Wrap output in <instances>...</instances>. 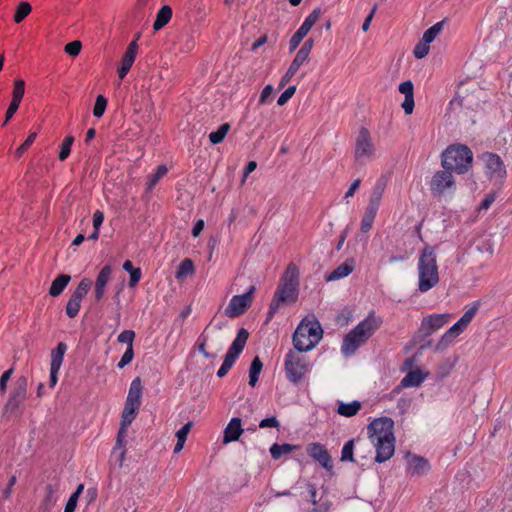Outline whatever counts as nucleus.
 I'll return each mask as SVG.
<instances>
[{
	"instance_id": "1",
	"label": "nucleus",
	"mask_w": 512,
	"mask_h": 512,
	"mask_svg": "<svg viewBox=\"0 0 512 512\" xmlns=\"http://www.w3.org/2000/svg\"><path fill=\"white\" fill-rule=\"evenodd\" d=\"M382 319L377 317L374 311L359 322L343 339L341 352L344 356L353 355L359 347L364 345L369 338L381 327Z\"/></svg>"
},
{
	"instance_id": "2",
	"label": "nucleus",
	"mask_w": 512,
	"mask_h": 512,
	"mask_svg": "<svg viewBox=\"0 0 512 512\" xmlns=\"http://www.w3.org/2000/svg\"><path fill=\"white\" fill-rule=\"evenodd\" d=\"M417 269L418 290L421 293L431 290L439 283L440 278L435 247L425 245L419 254Z\"/></svg>"
},
{
	"instance_id": "3",
	"label": "nucleus",
	"mask_w": 512,
	"mask_h": 512,
	"mask_svg": "<svg viewBox=\"0 0 512 512\" xmlns=\"http://www.w3.org/2000/svg\"><path fill=\"white\" fill-rule=\"evenodd\" d=\"M323 330L314 315L304 317L293 333L295 350L307 352L312 350L322 339Z\"/></svg>"
},
{
	"instance_id": "4",
	"label": "nucleus",
	"mask_w": 512,
	"mask_h": 512,
	"mask_svg": "<svg viewBox=\"0 0 512 512\" xmlns=\"http://www.w3.org/2000/svg\"><path fill=\"white\" fill-rule=\"evenodd\" d=\"M473 153L464 144H451L441 154V166L457 174H465L472 167Z\"/></svg>"
},
{
	"instance_id": "5",
	"label": "nucleus",
	"mask_w": 512,
	"mask_h": 512,
	"mask_svg": "<svg viewBox=\"0 0 512 512\" xmlns=\"http://www.w3.org/2000/svg\"><path fill=\"white\" fill-rule=\"evenodd\" d=\"M298 290L299 269L295 263L291 262L286 267L272 300L279 305L294 303L298 298Z\"/></svg>"
},
{
	"instance_id": "6",
	"label": "nucleus",
	"mask_w": 512,
	"mask_h": 512,
	"mask_svg": "<svg viewBox=\"0 0 512 512\" xmlns=\"http://www.w3.org/2000/svg\"><path fill=\"white\" fill-rule=\"evenodd\" d=\"M478 309L479 302H473L471 306L466 309L461 318L441 336L435 345V351L442 352L448 348L454 342V340L465 331V329L475 317Z\"/></svg>"
},
{
	"instance_id": "7",
	"label": "nucleus",
	"mask_w": 512,
	"mask_h": 512,
	"mask_svg": "<svg viewBox=\"0 0 512 512\" xmlns=\"http://www.w3.org/2000/svg\"><path fill=\"white\" fill-rule=\"evenodd\" d=\"M297 350H289L284 359V370L286 378L293 384H299L310 370L308 356Z\"/></svg>"
},
{
	"instance_id": "8",
	"label": "nucleus",
	"mask_w": 512,
	"mask_h": 512,
	"mask_svg": "<svg viewBox=\"0 0 512 512\" xmlns=\"http://www.w3.org/2000/svg\"><path fill=\"white\" fill-rule=\"evenodd\" d=\"M377 157V149L367 128L362 127L355 140L354 158L356 163L365 165Z\"/></svg>"
},
{
	"instance_id": "9",
	"label": "nucleus",
	"mask_w": 512,
	"mask_h": 512,
	"mask_svg": "<svg viewBox=\"0 0 512 512\" xmlns=\"http://www.w3.org/2000/svg\"><path fill=\"white\" fill-rule=\"evenodd\" d=\"M452 170L444 169L435 172L430 181V190L434 195L452 194L456 190Z\"/></svg>"
},
{
	"instance_id": "10",
	"label": "nucleus",
	"mask_w": 512,
	"mask_h": 512,
	"mask_svg": "<svg viewBox=\"0 0 512 512\" xmlns=\"http://www.w3.org/2000/svg\"><path fill=\"white\" fill-rule=\"evenodd\" d=\"M255 290V286H251L244 294L234 295L225 308V315L236 318L245 313L253 301Z\"/></svg>"
},
{
	"instance_id": "11",
	"label": "nucleus",
	"mask_w": 512,
	"mask_h": 512,
	"mask_svg": "<svg viewBox=\"0 0 512 512\" xmlns=\"http://www.w3.org/2000/svg\"><path fill=\"white\" fill-rule=\"evenodd\" d=\"M27 388L28 378L26 376L18 377L4 406L5 412L14 413L23 404L27 396Z\"/></svg>"
},
{
	"instance_id": "12",
	"label": "nucleus",
	"mask_w": 512,
	"mask_h": 512,
	"mask_svg": "<svg viewBox=\"0 0 512 512\" xmlns=\"http://www.w3.org/2000/svg\"><path fill=\"white\" fill-rule=\"evenodd\" d=\"M92 286V281L90 278L84 277L76 287V289L71 294L67 304H66V314L69 318H75L79 310L81 308V302L84 296L88 293Z\"/></svg>"
},
{
	"instance_id": "13",
	"label": "nucleus",
	"mask_w": 512,
	"mask_h": 512,
	"mask_svg": "<svg viewBox=\"0 0 512 512\" xmlns=\"http://www.w3.org/2000/svg\"><path fill=\"white\" fill-rule=\"evenodd\" d=\"M367 431L371 442L393 439V421L387 417L375 419L368 425Z\"/></svg>"
},
{
	"instance_id": "14",
	"label": "nucleus",
	"mask_w": 512,
	"mask_h": 512,
	"mask_svg": "<svg viewBox=\"0 0 512 512\" xmlns=\"http://www.w3.org/2000/svg\"><path fill=\"white\" fill-rule=\"evenodd\" d=\"M320 16V10H313L303 21L301 26L297 29V31L292 35L289 41V50L290 52L294 51L301 41L305 38V36L309 33L311 28L317 22Z\"/></svg>"
},
{
	"instance_id": "15",
	"label": "nucleus",
	"mask_w": 512,
	"mask_h": 512,
	"mask_svg": "<svg viewBox=\"0 0 512 512\" xmlns=\"http://www.w3.org/2000/svg\"><path fill=\"white\" fill-rule=\"evenodd\" d=\"M451 319L450 313L430 314L422 319L420 329L424 335L429 336L448 324Z\"/></svg>"
},
{
	"instance_id": "16",
	"label": "nucleus",
	"mask_w": 512,
	"mask_h": 512,
	"mask_svg": "<svg viewBox=\"0 0 512 512\" xmlns=\"http://www.w3.org/2000/svg\"><path fill=\"white\" fill-rule=\"evenodd\" d=\"M487 174L490 179H503L506 176L504 163L499 155L494 153H485L483 155Z\"/></svg>"
},
{
	"instance_id": "17",
	"label": "nucleus",
	"mask_w": 512,
	"mask_h": 512,
	"mask_svg": "<svg viewBox=\"0 0 512 512\" xmlns=\"http://www.w3.org/2000/svg\"><path fill=\"white\" fill-rule=\"evenodd\" d=\"M111 276H112V267L110 265H105L99 271V273L96 277L94 291H93L94 299L96 302H100L104 298L105 293H106V287H107L109 281L111 280Z\"/></svg>"
},
{
	"instance_id": "18",
	"label": "nucleus",
	"mask_w": 512,
	"mask_h": 512,
	"mask_svg": "<svg viewBox=\"0 0 512 512\" xmlns=\"http://www.w3.org/2000/svg\"><path fill=\"white\" fill-rule=\"evenodd\" d=\"M307 452L310 457L320 463V465L327 471L333 468L332 459L328 450L320 443H311L307 447Z\"/></svg>"
},
{
	"instance_id": "19",
	"label": "nucleus",
	"mask_w": 512,
	"mask_h": 512,
	"mask_svg": "<svg viewBox=\"0 0 512 512\" xmlns=\"http://www.w3.org/2000/svg\"><path fill=\"white\" fill-rule=\"evenodd\" d=\"M371 443L376 449V462L383 463L393 456L395 450V437H393V439L376 440L375 442Z\"/></svg>"
},
{
	"instance_id": "20",
	"label": "nucleus",
	"mask_w": 512,
	"mask_h": 512,
	"mask_svg": "<svg viewBox=\"0 0 512 512\" xmlns=\"http://www.w3.org/2000/svg\"><path fill=\"white\" fill-rule=\"evenodd\" d=\"M406 458H407V472L410 475L421 476V475L426 474L429 471L430 465L425 458L418 456V455L411 454V453H407Z\"/></svg>"
},
{
	"instance_id": "21",
	"label": "nucleus",
	"mask_w": 512,
	"mask_h": 512,
	"mask_svg": "<svg viewBox=\"0 0 512 512\" xmlns=\"http://www.w3.org/2000/svg\"><path fill=\"white\" fill-rule=\"evenodd\" d=\"M387 186V179L384 176L378 178L372 188L367 209L378 212L380 203Z\"/></svg>"
},
{
	"instance_id": "22",
	"label": "nucleus",
	"mask_w": 512,
	"mask_h": 512,
	"mask_svg": "<svg viewBox=\"0 0 512 512\" xmlns=\"http://www.w3.org/2000/svg\"><path fill=\"white\" fill-rule=\"evenodd\" d=\"M137 51H138L137 41L134 40L128 45V47L123 55L121 66L118 69V77L120 80L124 79L125 76L128 74V72L130 71V69L136 59Z\"/></svg>"
},
{
	"instance_id": "23",
	"label": "nucleus",
	"mask_w": 512,
	"mask_h": 512,
	"mask_svg": "<svg viewBox=\"0 0 512 512\" xmlns=\"http://www.w3.org/2000/svg\"><path fill=\"white\" fill-rule=\"evenodd\" d=\"M425 378L426 375L423 374L421 370H412L403 377L400 385L393 389L392 393H398L401 388L417 387L425 380Z\"/></svg>"
},
{
	"instance_id": "24",
	"label": "nucleus",
	"mask_w": 512,
	"mask_h": 512,
	"mask_svg": "<svg viewBox=\"0 0 512 512\" xmlns=\"http://www.w3.org/2000/svg\"><path fill=\"white\" fill-rule=\"evenodd\" d=\"M243 432L241 419L232 418L224 430V443L237 441Z\"/></svg>"
},
{
	"instance_id": "25",
	"label": "nucleus",
	"mask_w": 512,
	"mask_h": 512,
	"mask_svg": "<svg viewBox=\"0 0 512 512\" xmlns=\"http://www.w3.org/2000/svg\"><path fill=\"white\" fill-rule=\"evenodd\" d=\"M248 337L249 332L245 328H240L227 352L238 358L245 348Z\"/></svg>"
},
{
	"instance_id": "26",
	"label": "nucleus",
	"mask_w": 512,
	"mask_h": 512,
	"mask_svg": "<svg viewBox=\"0 0 512 512\" xmlns=\"http://www.w3.org/2000/svg\"><path fill=\"white\" fill-rule=\"evenodd\" d=\"M354 270V261L346 260L344 263L340 264L337 268H335L327 277L326 281H335L342 279L352 273Z\"/></svg>"
},
{
	"instance_id": "27",
	"label": "nucleus",
	"mask_w": 512,
	"mask_h": 512,
	"mask_svg": "<svg viewBox=\"0 0 512 512\" xmlns=\"http://www.w3.org/2000/svg\"><path fill=\"white\" fill-rule=\"evenodd\" d=\"M142 390L143 387L141 379L139 377H136L135 379L132 380L130 384L126 402L141 406Z\"/></svg>"
},
{
	"instance_id": "28",
	"label": "nucleus",
	"mask_w": 512,
	"mask_h": 512,
	"mask_svg": "<svg viewBox=\"0 0 512 512\" xmlns=\"http://www.w3.org/2000/svg\"><path fill=\"white\" fill-rule=\"evenodd\" d=\"M70 280H71L70 275H67V274H60V275H58L53 280V282H52V284L50 286L49 294L52 297H57V296L61 295L62 292L64 291V289L69 284Z\"/></svg>"
},
{
	"instance_id": "29",
	"label": "nucleus",
	"mask_w": 512,
	"mask_h": 512,
	"mask_svg": "<svg viewBox=\"0 0 512 512\" xmlns=\"http://www.w3.org/2000/svg\"><path fill=\"white\" fill-rule=\"evenodd\" d=\"M362 405L359 401L354 400L349 403H345L342 401L338 402L337 413L344 417H352L355 416L361 409Z\"/></svg>"
},
{
	"instance_id": "30",
	"label": "nucleus",
	"mask_w": 512,
	"mask_h": 512,
	"mask_svg": "<svg viewBox=\"0 0 512 512\" xmlns=\"http://www.w3.org/2000/svg\"><path fill=\"white\" fill-rule=\"evenodd\" d=\"M128 427L129 426H123V423L121 422L120 429L118 431L117 438H116V443L113 448V452L120 450V454H119V465L120 466H122L124 458H125V454H126L125 437L127 434Z\"/></svg>"
},
{
	"instance_id": "31",
	"label": "nucleus",
	"mask_w": 512,
	"mask_h": 512,
	"mask_svg": "<svg viewBox=\"0 0 512 512\" xmlns=\"http://www.w3.org/2000/svg\"><path fill=\"white\" fill-rule=\"evenodd\" d=\"M171 17V7L168 5L162 6L160 10L157 12L156 19L153 23V29L155 31L162 29L171 20Z\"/></svg>"
},
{
	"instance_id": "32",
	"label": "nucleus",
	"mask_w": 512,
	"mask_h": 512,
	"mask_svg": "<svg viewBox=\"0 0 512 512\" xmlns=\"http://www.w3.org/2000/svg\"><path fill=\"white\" fill-rule=\"evenodd\" d=\"M66 351H67V345L64 342H59L57 344L56 348H54L51 351L50 368H54L55 370L61 368Z\"/></svg>"
},
{
	"instance_id": "33",
	"label": "nucleus",
	"mask_w": 512,
	"mask_h": 512,
	"mask_svg": "<svg viewBox=\"0 0 512 512\" xmlns=\"http://www.w3.org/2000/svg\"><path fill=\"white\" fill-rule=\"evenodd\" d=\"M139 408L140 406L125 401L121 415V422L123 423V426L131 425L138 414Z\"/></svg>"
},
{
	"instance_id": "34",
	"label": "nucleus",
	"mask_w": 512,
	"mask_h": 512,
	"mask_svg": "<svg viewBox=\"0 0 512 512\" xmlns=\"http://www.w3.org/2000/svg\"><path fill=\"white\" fill-rule=\"evenodd\" d=\"M195 271V266L190 258H185L181 261L176 271L175 277L178 280H183L187 276L192 275Z\"/></svg>"
},
{
	"instance_id": "35",
	"label": "nucleus",
	"mask_w": 512,
	"mask_h": 512,
	"mask_svg": "<svg viewBox=\"0 0 512 512\" xmlns=\"http://www.w3.org/2000/svg\"><path fill=\"white\" fill-rule=\"evenodd\" d=\"M192 422H188L185 425H183L177 432H176V438L177 443L174 447V453H179L187 440L188 434L191 430Z\"/></svg>"
},
{
	"instance_id": "36",
	"label": "nucleus",
	"mask_w": 512,
	"mask_h": 512,
	"mask_svg": "<svg viewBox=\"0 0 512 512\" xmlns=\"http://www.w3.org/2000/svg\"><path fill=\"white\" fill-rule=\"evenodd\" d=\"M295 449H296V446L288 444V443H284V444L274 443L270 447V454L273 459L277 460V459L281 458L283 455L291 453Z\"/></svg>"
},
{
	"instance_id": "37",
	"label": "nucleus",
	"mask_w": 512,
	"mask_h": 512,
	"mask_svg": "<svg viewBox=\"0 0 512 512\" xmlns=\"http://www.w3.org/2000/svg\"><path fill=\"white\" fill-rule=\"evenodd\" d=\"M263 364L258 356H256L250 365L249 369V385L254 387L259 379V375L262 371Z\"/></svg>"
},
{
	"instance_id": "38",
	"label": "nucleus",
	"mask_w": 512,
	"mask_h": 512,
	"mask_svg": "<svg viewBox=\"0 0 512 512\" xmlns=\"http://www.w3.org/2000/svg\"><path fill=\"white\" fill-rule=\"evenodd\" d=\"M230 124L224 123L222 124L216 131H213L209 134V140L212 144L216 145L221 143L226 137L227 133L230 130Z\"/></svg>"
},
{
	"instance_id": "39",
	"label": "nucleus",
	"mask_w": 512,
	"mask_h": 512,
	"mask_svg": "<svg viewBox=\"0 0 512 512\" xmlns=\"http://www.w3.org/2000/svg\"><path fill=\"white\" fill-rule=\"evenodd\" d=\"M167 172L168 169L165 165H159L156 172L148 177L147 190L151 191L158 181L167 174Z\"/></svg>"
},
{
	"instance_id": "40",
	"label": "nucleus",
	"mask_w": 512,
	"mask_h": 512,
	"mask_svg": "<svg viewBox=\"0 0 512 512\" xmlns=\"http://www.w3.org/2000/svg\"><path fill=\"white\" fill-rule=\"evenodd\" d=\"M32 7L28 2H21L16 8L14 22L21 23L31 12Z\"/></svg>"
},
{
	"instance_id": "41",
	"label": "nucleus",
	"mask_w": 512,
	"mask_h": 512,
	"mask_svg": "<svg viewBox=\"0 0 512 512\" xmlns=\"http://www.w3.org/2000/svg\"><path fill=\"white\" fill-rule=\"evenodd\" d=\"M442 28H443V21L437 22L436 24H434L432 27H430L429 29H427L424 32L421 40H423L425 43L430 44L431 42L434 41V39L437 37V35L441 32Z\"/></svg>"
},
{
	"instance_id": "42",
	"label": "nucleus",
	"mask_w": 512,
	"mask_h": 512,
	"mask_svg": "<svg viewBox=\"0 0 512 512\" xmlns=\"http://www.w3.org/2000/svg\"><path fill=\"white\" fill-rule=\"evenodd\" d=\"M376 215H377V212L372 211L371 209L365 208V212L362 217L361 227H360V229L363 233H367L371 229Z\"/></svg>"
},
{
	"instance_id": "43",
	"label": "nucleus",
	"mask_w": 512,
	"mask_h": 512,
	"mask_svg": "<svg viewBox=\"0 0 512 512\" xmlns=\"http://www.w3.org/2000/svg\"><path fill=\"white\" fill-rule=\"evenodd\" d=\"M25 93V82L22 79H16L14 81V87L12 91V100L21 103Z\"/></svg>"
},
{
	"instance_id": "44",
	"label": "nucleus",
	"mask_w": 512,
	"mask_h": 512,
	"mask_svg": "<svg viewBox=\"0 0 512 512\" xmlns=\"http://www.w3.org/2000/svg\"><path fill=\"white\" fill-rule=\"evenodd\" d=\"M73 142H74V137L71 135L66 136L64 138V140L61 144V149H60L59 155H58L59 160L64 161L69 157Z\"/></svg>"
},
{
	"instance_id": "45",
	"label": "nucleus",
	"mask_w": 512,
	"mask_h": 512,
	"mask_svg": "<svg viewBox=\"0 0 512 512\" xmlns=\"http://www.w3.org/2000/svg\"><path fill=\"white\" fill-rule=\"evenodd\" d=\"M83 488H84V486L82 484H80L77 487L76 491L71 494V496L69 497V499L66 503L64 512H74L75 511V508H76L77 502H78V498H79L80 494L82 493Z\"/></svg>"
},
{
	"instance_id": "46",
	"label": "nucleus",
	"mask_w": 512,
	"mask_h": 512,
	"mask_svg": "<svg viewBox=\"0 0 512 512\" xmlns=\"http://www.w3.org/2000/svg\"><path fill=\"white\" fill-rule=\"evenodd\" d=\"M107 106V99L103 95H98L93 108V115L97 118L103 116Z\"/></svg>"
},
{
	"instance_id": "47",
	"label": "nucleus",
	"mask_w": 512,
	"mask_h": 512,
	"mask_svg": "<svg viewBox=\"0 0 512 512\" xmlns=\"http://www.w3.org/2000/svg\"><path fill=\"white\" fill-rule=\"evenodd\" d=\"M353 451H354V440H349L344 444V446L342 448L341 460L356 462L354 459Z\"/></svg>"
},
{
	"instance_id": "48",
	"label": "nucleus",
	"mask_w": 512,
	"mask_h": 512,
	"mask_svg": "<svg viewBox=\"0 0 512 512\" xmlns=\"http://www.w3.org/2000/svg\"><path fill=\"white\" fill-rule=\"evenodd\" d=\"M308 59V56L298 50L296 56L294 57L292 63L290 64V72L297 73L301 65Z\"/></svg>"
},
{
	"instance_id": "49",
	"label": "nucleus",
	"mask_w": 512,
	"mask_h": 512,
	"mask_svg": "<svg viewBox=\"0 0 512 512\" xmlns=\"http://www.w3.org/2000/svg\"><path fill=\"white\" fill-rule=\"evenodd\" d=\"M134 339L135 332L133 330H124L117 337V341L127 344V347H133Z\"/></svg>"
},
{
	"instance_id": "50",
	"label": "nucleus",
	"mask_w": 512,
	"mask_h": 512,
	"mask_svg": "<svg viewBox=\"0 0 512 512\" xmlns=\"http://www.w3.org/2000/svg\"><path fill=\"white\" fill-rule=\"evenodd\" d=\"M134 358V350L133 347H127L126 351L122 355L120 361L117 364L119 369H123L125 366L130 364Z\"/></svg>"
},
{
	"instance_id": "51",
	"label": "nucleus",
	"mask_w": 512,
	"mask_h": 512,
	"mask_svg": "<svg viewBox=\"0 0 512 512\" xmlns=\"http://www.w3.org/2000/svg\"><path fill=\"white\" fill-rule=\"evenodd\" d=\"M82 48V44L79 40H74L67 43L64 47V51L70 56H77Z\"/></svg>"
},
{
	"instance_id": "52",
	"label": "nucleus",
	"mask_w": 512,
	"mask_h": 512,
	"mask_svg": "<svg viewBox=\"0 0 512 512\" xmlns=\"http://www.w3.org/2000/svg\"><path fill=\"white\" fill-rule=\"evenodd\" d=\"M429 53V44L425 43L421 40L418 44H416L413 54L416 58L422 59Z\"/></svg>"
},
{
	"instance_id": "53",
	"label": "nucleus",
	"mask_w": 512,
	"mask_h": 512,
	"mask_svg": "<svg viewBox=\"0 0 512 512\" xmlns=\"http://www.w3.org/2000/svg\"><path fill=\"white\" fill-rule=\"evenodd\" d=\"M207 336L205 335V333L203 332L199 337H198V340H197V344H198V350L199 352L207 359H210V358H213V355L211 353H209L207 350H206V344H207Z\"/></svg>"
},
{
	"instance_id": "54",
	"label": "nucleus",
	"mask_w": 512,
	"mask_h": 512,
	"mask_svg": "<svg viewBox=\"0 0 512 512\" xmlns=\"http://www.w3.org/2000/svg\"><path fill=\"white\" fill-rule=\"evenodd\" d=\"M296 86H289L278 98L277 104L279 106L285 105L295 94Z\"/></svg>"
},
{
	"instance_id": "55",
	"label": "nucleus",
	"mask_w": 512,
	"mask_h": 512,
	"mask_svg": "<svg viewBox=\"0 0 512 512\" xmlns=\"http://www.w3.org/2000/svg\"><path fill=\"white\" fill-rule=\"evenodd\" d=\"M13 371H14V369L10 368L2 373V375L0 377V394L1 395H4L6 393L7 384L13 374Z\"/></svg>"
},
{
	"instance_id": "56",
	"label": "nucleus",
	"mask_w": 512,
	"mask_h": 512,
	"mask_svg": "<svg viewBox=\"0 0 512 512\" xmlns=\"http://www.w3.org/2000/svg\"><path fill=\"white\" fill-rule=\"evenodd\" d=\"M398 90L404 94L405 98L414 96V86L410 80L400 83Z\"/></svg>"
},
{
	"instance_id": "57",
	"label": "nucleus",
	"mask_w": 512,
	"mask_h": 512,
	"mask_svg": "<svg viewBox=\"0 0 512 512\" xmlns=\"http://www.w3.org/2000/svg\"><path fill=\"white\" fill-rule=\"evenodd\" d=\"M260 428H279L280 423L278 419L275 416L265 418L260 421L259 423Z\"/></svg>"
},
{
	"instance_id": "58",
	"label": "nucleus",
	"mask_w": 512,
	"mask_h": 512,
	"mask_svg": "<svg viewBox=\"0 0 512 512\" xmlns=\"http://www.w3.org/2000/svg\"><path fill=\"white\" fill-rule=\"evenodd\" d=\"M36 137H37V133L31 132L28 135V137L26 138V140L18 147L17 152L23 153L24 151H26L33 144Z\"/></svg>"
},
{
	"instance_id": "59",
	"label": "nucleus",
	"mask_w": 512,
	"mask_h": 512,
	"mask_svg": "<svg viewBox=\"0 0 512 512\" xmlns=\"http://www.w3.org/2000/svg\"><path fill=\"white\" fill-rule=\"evenodd\" d=\"M496 200V193L491 192L485 196V198L482 200L479 210H488L490 206L494 203Z\"/></svg>"
},
{
	"instance_id": "60",
	"label": "nucleus",
	"mask_w": 512,
	"mask_h": 512,
	"mask_svg": "<svg viewBox=\"0 0 512 512\" xmlns=\"http://www.w3.org/2000/svg\"><path fill=\"white\" fill-rule=\"evenodd\" d=\"M142 276V272L140 268H135L134 270L130 271V279H129V286L134 287L138 284Z\"/></svg>"
},
{
	"instance_id": "61",
	"label": "nucleus",
	"mask_w": 512,
	"mask_h": 512,
	"mask_svg": "<svg viewBox=\"0 0 512 512\" xmlns=\"http://www.w3.org/2000/svg\"><path fill=\"white\" fill-rule=\"evenodd\" d=\"M20 103L11 101L5 114V123H7L13 115L17 112Z\"/></svg>"
},
{
	"instance_id": "62",
	"label": "nucleus",
	"mask_w": 512,
	"mask_h": 512,
	"mask_svg": "<svg viewBox=\"0 0 512 512\" xmlns=\"http://www.w3.org/2000/svg\"><path fill=\"white\" fill-rule=\"evenodd\" d=\"M272 93H273L272 85H266L260 94L259 103L262 105L265 104L267 102V99L271 96Z\"/></svg>"
},
{
	"instance_id": "63",
	"label": "nucleus",
	"mask_w": 512,
	"mask_h": 512,
	"mask_svg": "<svg viewBox=\"0 0 512 512\" xmlns=\"http://www.w3.org/2000/svg\"><path fill=\"white\" fill-rule=\"evenodd\" d=\"M104 221V213L100 210H97L93 214V227L96 230H99Z\"/></svg>"
},
{
	"instance_id": "64",
	"label": "nucleus",
	"mask_w": 512,
	"mask_h": 512,
	"mask_svg": "<svg viewBox=\"0 0 512 512\" xmlns=\"http://www.w3.org/2000/svg\"><path fill=\"white\" fill-rule=\"evenodd\" d=\"M402 108L404 109L405 114H411L414 109V96L405 98L402 103Z\"/></svg>"
}]
</instances>
